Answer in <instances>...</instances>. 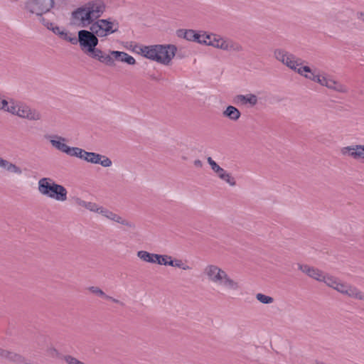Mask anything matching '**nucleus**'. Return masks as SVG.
Wrapping results in <instances>:
<instances>
[{"instance_id": "54", "label": "nucleus", "mask_w": 364, "mask_h": 364, "mask_svg": "<svg viewBox=\"0 0 364 364\" xmlns=\"http://www.w3.org/2000/svg\"><path fill=\"white\" fill-rule=\"evenodd\" d=\"M45 26L47 27L48 29L51 30L52 27H55L53 23L50 22H46V24H45Z\"/></svg>"}, {"instance_id": "5", "label": "nucleus", "mask_w": 364, "mask_h": 364, "mask_svg": "<svg viewBox=\"0 0 364 364\" xmlns=\"http://www.w3.org/2000/svg\"><path fill=\"white\" fill-rule=\"evenodd\" d=\"M54 0H25V9L41 16L53 7Z\"/></svg>"}, {"instance_id": "7", "label": "nucleus", "mask_w": 364, "mask_h": 364, "mask_svg": "<svg viewBox=\"0 0 364 364\" xmlns=\"http://www.w3.org/2000/svg\"><path fill=\"white\" fill-rule=\"evenodd\" d=\"M274 55L277 60L286 65L290 69L296 70V66L301 65V60L296 58L294 55L283 49H275Z\"/></svg>"}, {"instance_id": "10", "label": "nucleus", "mask_w": 364, "mask_h": 364, "mask_svg": "<svg viewBox=\"0 0 364 364\" xmlns=\"http://www.w3.org/2000/svg\"><path fill=\"white\" fill-rule=\"evenodd\" d=\"M92 21L98 19L105 11V4L102 0H93L85 4Z\"/></svg>"}, {"instance_id": "24", "label": "nucleus", "mask_w": 364, "mask_h": 364, "mask_svg": "<svg viewBox=\"0 0 364 364\" xmlns=\"http://www.w3.org/2000/svg\"><path fill=\"white\" fill-rule=\"evenodd\" d=\"M321 279H321L320 282H323L324 283L326 284L327 286L332 287L333 289H334V287H336V285L337 284L338 282L339 281L336 278H335L332 276L326 275L324 273H323Z\"/></svg>"}, {"instance_id": "43", "label": "nucleus", "mask_w": 364, "mask_h": 364, "mask_svg": "<svg viewBox=\"0 0 364 364\" xmlns=\"http://www.w3.org/2000/svg\"><path fill=\"white\" fill-rule=\"evenodd\" d=\"M51 31L55 34L58 35L60 38L61 36H65V31H61L60 28L58 26H55V27H52Z\"/></svg>"}, {"instance_id": "40", "label": "nucleus", "mask_w": 364, "mask_h": 364, "mask_svg": "<svg viewBox=\"0 0 364 364\" xmlns=\"http://www.w3.org/2000/svg\"><path fill=\"white\" fill-rule=\"evenodd\" d=\"M229 50L241 51L242 50V47L239 43L230 41Z\"/></svg>"}, {"instance_id": "26", "label": "nucleus", "mask_w": 364, "mask_h": 364, "mask_svg": "<svg viewBox=\"0 0 364 364\" xmlns=\"http://www.w3.org/2000/svg\"><path fill=\"white\" fill-rule=\"evenodd\" d=\"M185 35L186 36V40L193 42L200 41V33H196L194 30L189 29L188 32H185Z\"/></svg>"}, {"instance_id": "50", "label": "nucleus", "mask_w": 364, "mask_h": 364, "mask_svg": "<svg viewBox=\"0 0 364 364\" xmlns=\"http://www.w3.org/2000/svg\"><path fill=\"white\" fill-rule=\"evenodd\" d=\"M106 299L110 300L112 302L116 303V304H119L122 306L124 305V304L122 302H121L119 300H118L117 299H114V298H113V297H112L110 296H108V295L106 296Z\"/></svg>"}, {"instance_id": "55", "label": "nucleus", "mask_w": 364, "mask_h": 364, "mask_svg": "<svg viewBox=\"0 0 364 364\" xmlns=\"http://www.w3.org/2000/svg\"><path fill=\"white\" fill-rule=\"evenodd\" d=\"M215 36V34H206L205 33V40L206 41H211L212 40V37H213Z\"/></svg>"}, {"instance_id": "20", "label": "nucleus", "mask_w": 364, "mask_h": 364, "mask_svg": "<svg viewBox=\"0 0 364 364\" xmlns=\"http://www.w3.org/2000/svg\"><path fill=\"white\" fill-rule=\"evenodd\" d=\"M223 115L232 121H237L241 116L240 110L232 105H228L226 109L223 112Z\"/></svg>"}, {"instance_id": "56", "label": "nucleus", "mask_w": 364, "mask_h": 364, "mask_svg": "<svg viewBox=\"0 0 364 364\" xmlns=\"http://www.w3.org/2000/svg\"><path fill=\"white\" fill-rule=\"evenodd\" d=\"M358 18L361 19L363 21V18H364V12H358L357 14Z\"/></svg>"}, {"instance_id": "14", "label": "nucleus", "mask_w": 364, "mask_h": 364, "mask_svg": "<svg viewBox=\"0 0 364 364\" xmlns=\"http://www.w3.org/2000/svg\"><path fill=\"white\" fill-rule=\"evenodd\" d=\"M16 115L30 120H38L41 119V114L39 112L31 109L28 106L22 103H19L18 105Z\"/></svg>"}, {"instance_id": "33", "label": "nucleus", "mask_w": 364, "mask_h": 364, "mask_svg": "<svg viewBox=\"0 0 364 364\" xmlns=\"http://www.w3.org/2000/svg\"><path fill=\"white\" fill-rule=\"evenodd\" d=\"M304 77L306 78H308L309 80H311L314 82L319 81L320 80V75L315 73V72H313L311 70V73H306L304 75Z\"/></svg>"}, {"instance_id": "29", "label": "nucleus", "mask_w": 364, "mask_h": 364, "mask_svg": "<svg viewBox=\"0 0 364 364\" xmlns=\"http://www.w3.org/2000/svg\"><path fill=\"white\" fill-rule=\"evenodd\" d=\"M9 103L10 104L9 105L8 107L6 109V112L16 115L19 103H16L14 99H10Z\"/></svg>"}, {"instance_id": "57", "label": "nucleus", "mask_w": 364, "mask_h": 364, "mask_svg": "<svg viewBox=\"0 0 364 364\" xmlns=\"http://www.w3.org/2000/svg\"><path fill=\"white\" fill-rule=\"evenodd\" d=\"M40 21L45 26V24H46V22H48L44 17H43L42 16H41V18H40Z\"/></svg>"}, {"instance_id": "37", "label": "nucleus", "mask_w": 364, "mask_h": 364, "mask_svg": "<svg viewBox=\"0 0 364 364\" xmlns=\"http://www.w3.org/2000/svg\"><path fill=\"white\" fill-rule=\"evenodd\" d=\"M299 74H300L301 75H303L304 76V75L306 73H311V68L309 67V66H301L299 68H297V66H296V70Z\"/></svg>"}, {"instance_id": "2", "label": "nucleus", "mask_w": 364, "mask_h": 364, "mask_svg": "<svg viewBox=\"0 0 364 364\" xmlns=\"http://www.w3.org/2000/svg\"><path fill=\"white\" fill-rule=\"evenodd\" d=\"M177 48L173 44L144 46L140 48L141 54L146 58L168 65L175 56Z\"/></svg>"}, {"instance_id": "46", "label": "nucleus", "mask_w": 364, "mask_h": 364, "mask_svg": "<svg viewBox=\"0 0 364 364\" xmlns=\"http://www.w3.org/2000/svg\"><path fill=\"white\" fill-rule=\"evenodd\" d=\"M60 38H62L63 40H65V41H67L70 43V39H72V38H77V37L75 36H71L70 33H69L65 31V36H64V35L61 36Z\"/></svg>"}, {"instance_id": "12", "label": "nucleus", "mask_w": 364, "mask_h": 364, "mask_svg": "<svg viewBox=\"0 0 364 364\" xmlns=\"http://www.w3.org/2000/svg\"><path fill=\"white\" fill-rule=\"evenodd\" d=\"M341 153L343 156L352 157L355 160H360L364 163V145H354L343 147Z\"/></svg>"}, {"instance_id": "1", "label": "nucleus", "mask_w": 364, "mask_h": 364, "mask_svg": "<svg viewBox=\"0 0 364 364\" xmlns=\"http://www.w3.org/2000/svg\"><path fill=\"white\" fill-rule=\"evenodd\" d=\"M77 34V38L70 39L71 44L76 45L79 43L81 50L90 58L96 59L108 66H114L115 65L111 56L96 48L99 40L97 38L98 36L96 35V32L95 33V30H80Z\"/></svg>"}, {"instance_id": "45", "label": "nucleus", "mask_w": 364, "mask_h": 364, "mask_svg": "<svg viewBox=\"0 0 364 364\" xmlns=\"http://www.w3.org/2000/svg\"><path fill=\"white\" fill-rule=\"evenodd\" d=\"M84 156H83V159L82 160H85L87 162H89L90 163V158H92L94 155V152H89V151H85V153H84Z\"/></svg>"}, {"instance_id": "13", "label": "nucleus", "mask_w": 364, "mask_h": 364, "mask_svg": "<svg viewBox=\"0 0 364 364\" xmlns=\"http://www.w3.org/2000/svg\"><path fill=\"white\" fill-rule=\"evenodd\" d=\"M218 286L227 291H237L241 288L240 283L232 279L227 272L223 276Z\"/></svg>"}, {"instance_id": "47", "label": "nucleus", "mask_w": 364, "mask_h": 364, "mask_svg": "<svg viewBox=\"0 0 364 364\" xmlns=\"http://www.w3.org/2000/svg\"><path fill=\"white\" fill-rule=\"evenodd\" d=\"M205 33H200V41H198V43H200V44H204V45H207L208 46V41H206L205 40Z\"/></svg>"}, {"instance_id": "49", "label": "nucleus", "mask_w": 364, "mask_h": 364, "mask_svg": "<svg viewBox=\"0 0 364 364\" xmlns=\"http://www.w3.org/2000/svg\"><path fill=\"white\" fill-rule=\"evenodd\" d=\"M185 32H188V30L178 29L177 31V36L180 38H183L186 39V36L185 35Z\"/></svg>"}, {"instance_id": "34", "label": "nucleus", "mask_w": 364, "mask_h": 364, "mask_svg": "<svg viewBox=\"0 0 364 364\" xmlns=\"http://www.w3.org/2000/svg\"><path fill=\"white\" fill-rule=\"evenodd\" d=\"M230 42V41L225 40L224 38H221L218 48L224 50H229Z\"/></svg>"}, {"instance_id": "35", "label": "nucleus", "mask_w": 364, "mask_h": 364, "mask_svg": "<svg viewBox=\"0 0 364 364\" xmlns=\"http://www.w3.org/2000/svg\"><path fill=\"white\" fill-rule=\"evenodd\" d=\"M348 284H344V283H341V282H340L338 281L337 284L336 285V287H334V289H336L338 291L345 294V293H346L345 290H346V289L348 287Z\"/></svg>"}, {"instance_id": "51", "label": "nucleus", "mask_w": 364, "mask_h": 364, "mask_svg": "<svg viewBox=\"0 0 364 364\" xmlns=\"http://www.w3.org/2000/svg\"><path fill=\"white\" fill-rule=\"evenodd\" d=\"M149 77L155 81H161L163 79L161 75H156L155 74L149 75Z\"/></svg>"}, {"instance_id": "9", "label": "nucleus", "mask_w": 364, "mask_h": 364, "mask_svg": "<svg viewBox=\"0 0 364 364\" xmlns=\"http://www.w3.org/2000/svg\"><path fill=\"white\" fill-rule=\"evenodd\" d=\"M225 272V270L215 264H208L203 269V273L208 280L216 285L220 282Z\"/></svg>"}, {"instance_id": "16", "label": "nucleus", "mask_w": 364, "mask_h": 364, "mask_svg": "<svg viewBox=\"0 0 364 364\" xmlns=\"http://www.w3.org/2000/svg\"><path fill=\"white\" fill-rule=\"evenodd\" d=\"M298 269L309 277L320 282L323 275V272L316 267L308 264H297Z\"/></svg>"}, {"instance_id": "19", "label": "nucleus", "mask_w": 364, "mask_h": 364, "mask_svg": "<svg viewBox=\"0 0 364 364\" xmlns=\"http://www.w3.org/2000/svg\"><path fill=\"white\" fill-rule=\"evenodd\" d=\"M55 138L56 139L50 140L51 145L58 151L63 152L69 156V154H70L71 147L64 143L66 139L58 135H55Z\"/></svg>"}, {"instance_id": "25", "label": "nucleus", "mask_w": 364, "mask_h": 364, "mask_svg": "<svg viewBox=\"0 0 364 364\" xmlns=\"http://www.w3.org/2000/svg\"><path fill=\"white\" fill-rule=\"evenodd\" d=\"M168 262H171V264H166V265H169L171 267H176L183 269V270L191 269V267L188 265H184L183 262L181 259H172V257L170 256V259H168Z\"/></svg>"}, {"instance_id": "32", "label": "nucleus", "mask_w": 364, "mask_h": 364, "mask_svg": "<svg viewBox=\"0 0 364 364\" xmlns=\"http://www.w3.org/2000/svg\"><path fill=\"white\" fill-rule=\"evenodd\" d=\"M220 39L221 37L215 34V36L212 37V40L208 41V46H211L213 47L218 48Z\"/></svg>"}, {"instance_id": "15", "label": "nucleus", "mask_w": 364, "mask_h": 364, "mask_svg": "<svg viewBox=\"0 0 364 364\" xmlns=\"http://www.w3.org/2000/svg\"><path fill=\"white\" fill-rule=\"evenodd\" d=\"M258 98L255 94L237 95L233 98V103L239 105H246L249 104L250 107H254L257 104Z\"/></svg>"}, {"instance_id": "42", "label": "nucleus", "mask_w": 364, "mask_h": 364, "mask_svg": "<svg viewBox=\"0 0 364 364\" xmlns=\"http://www.w3.org/2000/svg\"><path fill=\"white\" fill-rule=\"evenodd\" d=\"M208 162L212 170L215 172L220 167L211 157L208 158Z\"/></svg>"}, {"instance_id": "27", "label": "nucleus", "mask_w": 364, "mask_h": 364, "mask_svg": "<svg viewBox=\"0 0 364 364\" xmlns=\"http://www.w3.org/2000/svg\"><path fill=\"white\" fill-rule=\"evenodd\" d=\"M256 299L264 304H269L274 301V298L261 293L256 295Z\"/></svg>"}, {"instance_id": "8", "label": "nucleus", "mask_w": 364, "mask_h": 364, "mask_svg": "<svg viewBox=\"0 0 364 364\" xmlns=\"http://www.w3.org/2000/svg\"><path fill=\"white\" fill-rule=\"evenodd\" d=\"M137 257L144 262L160 265H166V264L171 263V262H168V259H170L169 255L150 253L145 250L137 252Z\"/></svg>"}, {"instance_id": "39", "label": "nucleus", "mask_w": 364, "mask_h": 364, "mask_svg": "<svg viewBox=\"0 0 364 364\" xmlns=\"http://www.w3.org/2000/svg\"><path fill=\"white\" fill-rule=\"evenodd\" d=\"M103 167H109L112 166V162L109 158L106 156L102 155L101 163L100 164Z\"/></svg>"}, {"instance_id": "41", "label": "nucleus", "mask_w": 364, "mask_h": 364, "mask_svg": "<svg viewBox=\"0 0 364 364\" xmlns=\"http://www.w3.org/2000/svg\"><path fill=\"white\" fill-rule=\"evenodd\" d=\"M86 209L92 211V212H96L97 213L100 208V206H98L96 203L92 202H87L86 205Z\"/></svg>"}, {"instance_id": "21", "label": "nucleus", "mask_w": 364, "mask_h": 364, "mask_svg": "<svg viewBox=\"0 0 364 364\" xmlns=\"http://www.w3.org/2000/svg\"><path fill=\"white\" fill-rule=\"evenodd\" d=\"M0 166L4 168L8 171L14 173L16 174H21L22 170L20 167L17 166L16 164H12L5 159H3L0 157Z\"/></svg>"}, {"instance_id": "53", "label": "nucleus", "mask_w": 364, "mask_h": 364, "mask_svg": "<svg viewBox=\"0 0 364 364\" xmlns=\"http://www.w3.org/2000/svg\"><path fill=\"white\" fill-rule=\"evenodd\" d=\"M194 165L198 168H201L203 166V163L200 160L196 159L194 161Z\"/></svg>"}, {"instance_id": "11", "label": "nucleus", "mask_w": 364, "mask_h": 364, "mask_svg": "<svg viewBox=\"0 0 364 364\" xmlns=\"http://www.w3.org/2000/svg\"><path fill=\"white\" fill-rule=\"evenodd\" d=\"M97 213L112 221L120 223V224L125 225L131 229H134L136 228V225L134 223L129 221L126 219H124L120 215L113 213L112 211H111L102 206H100V208H99V210Z\"/></svg>"}, {"instance_id": "52", "label": "nucleus", "mask_w": 364, "mask_h": 364, "mask_svg": "<svg viewBox=\"0 0 364 364\" xmlns=\"http://www.w3.org/2000/svg\"><path fill=\"white\" fill-rule=\"evenodd\" d=\"M227 171H225L223 168L220 167L218 171L215 173H217L218 176L221 178V175L223 176Z\"/></svg>"}, {"instance_id": "36", "label": "nucleus", "mask_w": 364, "mask_h": 364, "mask_svg": "<svg viewBox=\"0 0 364 364\" xmlns=\"http://www.w3.org/2000/svg\"><path fill=\"white\" fill-rule=\"evenodd\" d=\"M65 360L68 364H85L71 355H66L65 357Z\"/></svg>"}, {"instance_id": "22", "label": "nucleus", "mask_w": 364, "mask_h": 364, "mask_svg": "<svg viewBox=\"0 0 364 364\" xmlns=\"http://www.w3.org/2000/svg\"><path fill=\"white\" fill-rule=\"evenodd\" d=\"M345 291V294L350 297L364 301V294L355 287L348 285Z\"/></svg>"}, {"instance_id": "28", "label": "nucleus", "mask_w": 364, "mask_h": 364, "mask_svg": "<svg viewBox=\"0 0 364 364\" xmlns=\"http://www.w3.org/2000/svg\"><path fill=\"white\" fill-rule=\"evenodd\" d=\"M85 150L79 147H71L70 154H69V156H75L80 159H83L85 154L84 153H85Z\"/></svg>"}, {"instance_id": "4", "label": "nucleus", "mask_w": 364, "mask_h": 364, "mask_svg": "<svg viewBox=\"0 0 364 364\" xmlns=\"http://www.w3.org/2000/svg\"><path fill=\"white\" fill-rule=\"evenodd\" d=\"M119 23L117 21H111L110 18L107 19H98L97 21L92 23L90 29L95 30L96 35L98 37H105L112 33H116L119 30Z\"/></svg>"}, {"instance_id": "3", "label": "nucleus", "mask_w": 364, "mask_h": 364, "mask_svg": "<svg viewBox=\"0 0 364 364\" xmlns=\"http://www.w3.org/2000/svg\"><path fill=\"white\" fill-rule=\"evenodd\" d=\"M38 191L43 196L54 199L57 201H65L68 191L66 188L56 183L50 178H42L38 181Z\"/></svg>"}, {"instance_id": "23", "label": "nucleus", "mask_w": 364, "mask_h": 364, "mask_svg": "<svg viewBox=\"0 0 364 364\" xmlns=\"http://www.w3.org/2000/svg\"><path fill=\"white\" fill-rule=\"evenodd\" d=\"M327 83V87L338 92L346 93L348 92L346 87L334 80L329 79Z\"/></svg>"}, {"instance_id": "58", "label": "nucleus", "mask_w": 364, "mask_h": 364, "mask_svg": "<svg viewBox=\"0 0 364 364\" xmlns=\"http://www.w3.org/2000/svg\"><path fill=\"white\" fill-rule=\"evenodd\" d=\"M363 21H364V18H363Z\"/></svg>"}, {"instance_id": "30", "label": "nucleus", "mask_w": 364, "mask_h": 364, "mask_svg": "<svg viewBox=\"0 0 364 364\" xmlns=\"http://www.w3.org/2000/svg\"><path fill=\"white\" fill-rule=\"evenodd\" d=\"M221 180L225 181L231 186H235L236 185L235 179L228 172L225 173V175H221Z\"/></svg>"}, {"instance_id": "38", "label": "nucleus", "mask_w": 364, "mask_h": 364, "mask_svg": "<svg viewBox=\"0 0 364 364\" xmlns=\"http://www.w3.org/2000/svg\"><path fill=\"white\" fill-rule=\"evenodd\" d=\"M102 155L94 152V155L92 158H90V163L95 164H100L101 163Z\"/></svg>"}, {"instance_id": "17", "label": "nucleus", "mask_w": 364, "mask_h": 364, "mask_svg": "<svg viewBox=\"0 0 364 364\" xmlns=\"http://www.w3.org/2000/svg\"><path fill=\"white\" fill-rule=\"evenodd\" d=\"M109 55L113 58L114 63V60H117L130 65H133L136 63L135 59L132 55L123 51L112 50Z\"/></svg>"}, {"instance_id": "44", "label": "nucleus", "mask_w": 364, "mask_h": 364, "mask_svg": "<svg viewBox=\"0 0 364 364\" xmlns=\"http://www.w3.org/2000/svg\"><path fill=\"white\" fill-rule=\"evenodd\" d=\"M75 204H77L79 206H82V207L86 208V205H87V202L82 200L80 198H75Z\"/></svg>"}, {"instance_id": "18", "label": "nucleus", "mask_w": 364, "mask_h": 364, "mask_svg": "<svg viewBox=\"0 0 364 364\" xmlns=\"http://www.w3.org/2000/svg\"><path fill=\"white\" fill-rule=\"evenodd\" d=\"M0 357L14 363H23L25 358L20 354L0 348Z\"/></svg>"}, {"instance_id": "6", "label": "nucleus", "mask_w": 364, "mask_h": 364, "mask_svg": "<svg viewBox=\"0 0 364 364\" xmlns=\"http://www.w3.org/2000/svg\"><path fill=\"white\" fill-rule=\"evenodd\" d=\"M71 24L78 27H87L94 22L85 5L78 7L71 14Z\"/></svg>"}, {"instance_id": "48", "label": "nucleus", "mask_w": 364, "mask_h": 364, "mask_svg": "<svg viewBox=\"0 0 364 364\" xmlns=\"http://www.w3.org/2000/svg\"><path fill=\"white\" fill-rule=\"evenodd\" d=\"M328 81V78L326 77H323V76H320V80L319 81H316V82L321 84V85L323 86H326L327 87V83Z\"/></svg>"}, {"instance_id": "31", "label": "nucleus", "mask_w": 364, "mask_h": 364, "mask_svg": "<svg viewBox=\"0 0 364 364\" xmlns=\"http://www.w3.org/2000/svg\"><path fill=\"white\" fill-rule=\"evenodd\" d=\"M88 290L94 294H96L100 297H103V298L106 299L107 294L101 289H100L97 287H94V286L90 287L88 288Z\"/></svg>"}]
</instances>
